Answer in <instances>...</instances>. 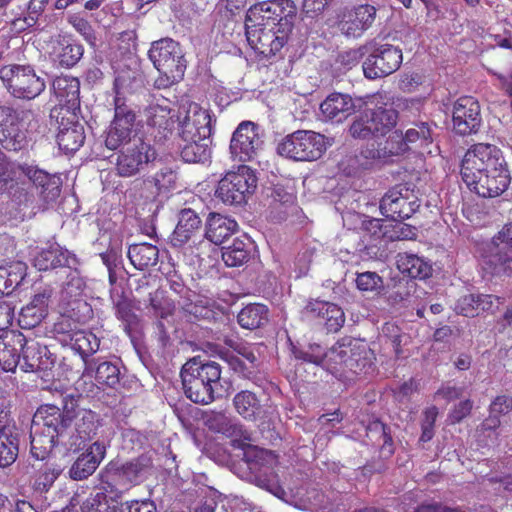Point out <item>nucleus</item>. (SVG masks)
<instances>
[{"label":"nucleus","mask_w":512,"mask_h":512,"mask_svg":"<svg viewBox=\"0 0 512 512\" xmlns=\"http://www.w3.org/2000/svg\"><path fill=\"white\" fill-rule=\"evenodd\" d=\"M83 46L79 43L62 41L55 50L54 61L65 68L73 67L83 56Z\"/></svg>","instance_id":"obj_49"},{"label":"nucleus","mask_w":512,"mask_h":512,"mask_svg":"<svg viewBox=\"0 0 512 512\" xmlns=\"http://www.w3.org/2000/svg\"><path fill=\"white\" fill-rule=\"evenodd\" d=\"M52 90L59 104L69 112L79 106L80 83L71 76H59L52 82Z\"/></svg>","instance_id":"obj_35"},{"label":"nucleus","mask_w":512,"mask_h":512,"mask_svg":"<svg viewBox=\"0 0 512 512\" xmlns=\"http://www.w3.org/2000/svg\"><path fill=\"white\" fill-rule=\"evenodd\" d=\"M24 176L34 184L45 202H53L60 196L62 180L57 174H50L37 167L25 165Z\"/></svg>","instance_id":"obj_26"},{"label":"nucleus","mask_w":512,"mask_h":512,"mask_svg":"<svg viewBox=\"0 0 512 512\" xmlns=\"http://www.w3.org/2000/svg\"><path fill=\"white\" fill-rule=\"evenodd\" d=\"M157 158V151L150 140L135 137L117 154L115 170L120 177H132L145 171Z\"/></svg>","instance_id":"obj_8"},{"label":"nucleus","mask_w":512,"mask_h":512,"mask_svg":"<svg viewBox=\"0 0 512 512\" xmlns=\"http://www.w3.org/2000/svg\"><path fill=\"white\" fill-rule=\"evenodd\" d=\"M251 246L248 239L236 238L231 245L222 249V260L228 267H239L249 260Z\"/></svg>","instance_id":"obj_45"},{"label":"nucleus","mask_w":512,"mask_h":512,"mask_svg":"<svg viewBox=\"0 0 512 512\" xmlns=\"http://www.w3.org/2000/svg\"><path fill=\"white\" fill-rule=\"evenodd\" d=\"M25 347V335L19 331H6L0 335V365L13 372L20 365V352Z\"/></svg>","instance_id":"obj_27"},{"label":"nucleus","mask_w":512,"mask_h":512,"mask_svg":"<svg viewBox=\"0 0 512 512\" xmlns=\"http://www.w3.org/2000/svg\"><path fill=\"white\" fill-rule=\"evenodd\" d=\"M236 411L245 419L255 421L262 417L263 409L256 395L250 391H241L234 396Z\"/></svg>","instance_id":"obj_46"},{"label":"nucleus","mask_w":512,"mask_h":512,"mask_svg":"<svg viewBox=\"0 0 512 512\" xmlns=\"http://www.w3.org/2000/svg\"><path fill=\"white\" fill-rule=\"evenodd\" d=\"M141 82V77L136 70H126L118 72L114 86L116 89V97H121V93L133 91Z\"/></svg>","instance_id":"obj_51"},{"label":"nucleus","mask_w":512,"mask_h":512,"mask_svg":"<svg viewBox=\"0 0 512 512\" xmlns=\"http://www.w3.org/2000/svg\"><path fill=\"white\" fill-rule=\"evenodd\" d=\"M54 365L52 354L45 345L25 337L19 369L26 373H36L40 378L48 377V371Z\"/></svg>","instance_id":"obj_20"},{"label":"nucleus","mask_w":512,"mask_h":512,"mask_svg":"<svg viewBox=\"0 0 512 512\" xmlns=\"http://www.w3.org/2000/svg\"><path fill=\"white\" fill-rule=\"evenodd\" d=\"M46 316L44 310H39V308L27 304L21 309L18 322L23 329H31L40 324Z\"/></svg>","instance_id":"obj_56"},{"label":"nucleus","mask_w":512,"mask_h":512,"mask_svg":"<svg viewBox=\"0 0 512 512\" xmlns=\"http://www.w3.org/2000/svg\"><path fill=\"white\" fill-rule=\"evenodd\" d=\"M65 316L63 320L55 325L57 332L66 334L64 341L68 342L71 348L79 353L85 359L96 353L100 347L99 338L92 332L86 330H66L64 328Z\"/></svg>","instance_id":"obj_30"},{"label":"nucleus","mask_w":512,"mask_h":512,"mask_svg":"<svg viewBox=\"0 0 512 512\" xmlns=\"http://www.w3.org/2000/svg\"><path fill=\"white\" fill-rule=\"evenodd\" d=\"M362 99L354 100L350 95L331 93L320 105V111L325 120L342 122L353 114L360 106Z\"/></svg>","instance_id":"obj_25"},{"label":"nucleus","mask_w":512,"mask_h":512,"mask_svg":"<svg viewBox=\"0 0 512 512\" xmlns=\"http://www.w3.org/2000/svg\"><path fill=\"white\" fill-rule=\"evenodd\" d=\"M62 471L63 468L59 465H46L39 471L35 484L41 490H48Z\"/></svg>","instance_id":"obj_60"},{"label":"nucleus","mask_w":512,"mask_h":512,"mask_svg":"<svg viewBox=\"0 0 512 512\" xmlns=\"http://www.w3.org/2000/svg\"><path fill=\"white\" fill-rule=\"evenodd\" d=\"M135 119L134 111L126 105L124 98L115 97V115L105 139L108 149L123 148L135 137H141L134 128Z\"/></svg>","instance_id":"obj_13"},{"label":"nucleus","mask_w":512,"mask_h":512,"mask_svg":"<svg viewBox=\"0 0 512 512\" xmlns=\"http://www.w3.org/2000/svg\"><path fill=\"white\" fill-rule=\"evenodd\" d=\"M493 242L496 251L486 256L483 260V268L491 275H512V222L494 236Z\"/></svg>","instance_id":"obj_17"},{"label":"nucleus","mask_w":512,"mask_h":512,"mask_svg":"<svg viewBox=\"0 0 512 512\" xmlns=\"http://www.w3.org/2000/svg\"><path fill=\"white\" fill-rule=\"evenodd\" d=\"M327 145L324 135L310 130H298L279 142L277 152L294 161H315L323 155Z\"/></svg>","instance_id":"obj_6"},{"label":"nucleus","mask_w":512,"mask_h":512,"mask_svg":"<svg viewBox=\"0 0 512 512\" xmlns=\"http://www.w3.org/2000/svg\"><path fill=\"white\" fill-rule=\"evenodd\" d=\"M30 437L31 454L38 460H44L57 446L68 450L62 411L54 405L38 408L33 416Z\"/></svg>","instance_id":"obj_2"},{"label":"nucleus","mask_w":512,"mask_h":512,"mask_svg":"<svg viewBox=\"0 0 512 512\" xmlns=\"http://www.w3.org/2000/svg\"><path fill=\"white\" fill-rule=\"evenodd\" d=\"M130 488L131 487L114 471V466L109 465L103 475L101 487L96 494L103 496L107 504L115 507V504L122 499L124 493Z\"/></svg>","instance_id":"obj_37"},{"label":"nucleus","mask_w":512,"mask_h":512,"mask_svg":"<svg viewBox=\"0 0 512 512\" xmlns=\"http://www.w3.org/2000/svg\"><path fill=\"white\" fill-rule=\"evenodd\" d=\"M33 113L0 106V143L6 150L19 151L27 145V129Z\"/></svg>","instance_id":"obj_11"},{"label":"nucleus","mask_w":512,"mask_h":512,"mask_svg":"<svg viewBox=\"0 0 512 512\" xmlns=\"http://www.w3.org/2000/svg\"><path fill=\"white\" fill-rule=\"evenodd\" d=\"M150 306L156 316L165 318L172 314L175 309L174 303L165 295V291L157 289L150 293Z\"/></svg>","instance_id":"obj_52"},{"label":"nucleus","mask_w":512,"mask_h":512,"mask_svg":"<svg viewBox=\"0 0 512 512\" xmlns=\"http://www.w3.org/2000/svg\"><path fill=\"white\" fill-rule=\"evenodd\" d=\"M34 266L39 271H47L55 268H72L78 265V260L74 254L58 244L51 245L48 249H42L37 252L33 259Z\"/></svg>","instance_id":"obj_29"},{"label":"nucleus","mask_w":512,"mask_h":512,"mask_svg":"<svg viewBox=\"0 0 512 512\" xmlns=\"http://www.w3.org/2000/svg\"><path fill=\"white\" fill-rule=\"evenodd\" d=\"M127 255L136 269L144 270L157 264L159 250L150 243H138L128 248Z\"/></svg>","instance_id":"obj_42"},{"label":"nucleus","mask_w":512,"mask_h":512,"mask_svg":"<svg viewBox=\"0 0 512 512\" xmlns=\"http://www.w3.org/2000/svg\"><path fill=\"white\" fill-rule=\"evenodd\" d=\"M375 138L385 136L397 123V111L393 108H378L367 111Z\"/></svg>","instance_id":"obj_44"},{"label":"nucleus","mask_w":512,"mask_h":512,"mask_svg":"<svg viewBox=\"0 0 512 512\" xmlns=\"http://www.w3.org/2000/svg\"><path fill=\"white\" fill-rule=\"evenodd\" d=\"M201 220L192 209H183L180 212L178 224L173 232V244L181 246L186 243L199 229Z\"/></svg>","instance_id":"obj_41"},{"label":"nucleus","mask_w":512,"mask_h":512,"mask_svg":"<svg viewBox=\"0 0 512 512\" xmlns=\"http://www.w3.org/2000/svg\"><path fill=\"white\" fill-rule=\"evenodd\" d=\"M357 288L365 292L379 291L383 286L382 278L376 272H363L356 278Z\"/></svg>","instance_id":"obj_59"},{"label":"nucleus","mask_w":512,"mask_h":512,"mask_svg":"<svg viewBox=\"0 0 512 512\" xmlns=\"http://www.w3.org/2000/svg\"><path fill=\"white\" fill-rule=\"evenodd\" d=\"M257 177L250 167L242 165L228 172L218 183L215 196L225 204L241 205L255 192Z\"/></svg>","instance_id":"obj_9"},{"label":"nucleus","mask_w":512,"mask_h":512,"mask_svg":"<svg viewBox=\"0 0 512 512\" xmlns=\"http://www.w3.org/2000/svg\"><path fill=\"white\" fill-rule=\"evenodd\" d=\"M511 182L510 173L507 165L500 167L496 171H488L476 175L474 183H466L471 191H474L481 197H497L508 188Z\"/></svg>","instance_id":"obj_23"},{"label":"nucleus","mask_w":512,"mask_h":512,"mask_svg":"<svg viewBox=\"0 0 512 512\" xmlns=\"http://www.w3.org/2000/svg\"><path fill=\"white\" fill-rule=\"evenodd\" d=\"M420 204L414 191L406 185L400 184L385 193L380 202V211L383 216L394 221L411 217Z\"/></svg>","instance_id":"obj_14"},{"label":"nucleus","mask_w":512,"mask_h":512,"mask_svg":"<svg viewBox=\"0 0 512 512\" xmlns=\"http://www.w3.org/2000/svg\"><path fill=\"white\" fill-rule=\"evenodd\" d=\"M181 379L184 394L194 403L209 404L221 396V366L217 362L190 359L182 367Z\"/></svg>","instance_id":"obj_1"},{"label":"nucleus","mask_w":512,"mask_h":512,"mask_svg":"<svg viewBox=\"0 0 512 512\" xmlns=\"http://www.w3.org/2000/svg\"><path fill=\"white\" fill-rule=\"evenodd\" d=\"M114 471L120 476L130 487L143 482L153 471V460L148 454H143L129 462L120 466L112 464Z\"/></svg>","instance_id":"obj_33"},{"label":"nucleus","mask_w":512,"mask_h":512,"mask_svg":"<svg viewBox=\"0 0 512 512\" xmlns=\"http://www.w3.org/2000/svg\"><path fill=\"white\" fill-rule=\"evenodd\" d=\"M18 445V433L15 427L0 430V467H7L15 462Z\"/></svg>","instance_id":"obj_47"},{"label":"nucleus","mask_w":512,"mask_h":512,"mask_svg":"<svg viewBox=\"0 0 512 512\" xmlns=\"http://www.w3.org/2000/svg\"><path fill=\"white\" fill-rule=\"evenodd\" d=\"M106 452L105 445L100 442H94L86 453L80 455L69 470V475L73 480H83L92 475Z\"/></svg>","instance_id":"obj_32"},{"label":"nucleus","mask_w":512,"mask_h":512,"mask_svg":"<svg viewBox=\"0 0 512 512\" xmlns=\"http://www.w3.org/2000/svg\"><path fill=\"white\" fill-rule=\"evenodd\" d=\"M238 229L234 219L218 213H210L206 220L205 237L215 245H220Z\"/></svg>","instance_id":"obj_36"},{"label":"nucleus","mask_w":512,"mask_h":512,"mask_svg":"<svg viewBox=\"0 0 512 512\" xmlns=\"http://www.w3.org/2000/svg\"><path fill=\"white\" fill-rule=\"evenodd\" d=\"M507 163L501 150L491 144L478 143L465 153L461 164V176L465 183H474L476 175L496 171Z\"/></svg>","instance_id":"obj_10"},{"label":"nucleus","mask_w":512,"mask_h":512,"mask_svg":"<svg viewBox=\"0 0 512 512\" xmlns=\"http://www.w3.org/2000/svg\"><path fill=\"white\" fill-rule=\"evenodd\" d=\"M478 301L476 294L462 296L456 303L455 311L467 317H474L479 314Z\"/></svg>","instance_id":"obj_62"},{"label":"nucleus","mask_w":512,"mask_h":512,"mask_svg":"<svg viewBox=\"0 0 512 512\" xmlns=\"http://www.w3.org/2000/svg\"><path fill=\"white\" fill-rule=\"evenodd\" d=\"M371 355L365 344L343 339L326 352L324 366L339 377L346 376L347 372L360 374L371 366Z\"/></svg>","instance_id":"obj_4"},{"label":"nucleus","mask_w":512,"mask_h":512,"mask_svg":"<svg viewBox=\"0 0 512 512\" xmlns=\"http://www.w3.org/2000/svg\"><path fill=\"white\" fill-rule=\"evenodd\" d=\"M0 79L11 95L24 100L35 99L46 87L44 79L30 65L3 66L0 69Z\"/></svg>","instance_id":"obj_7"},{"label":"nucleus","mask_w":512,"mask_h":512,"mask_svg":"<svg viewBox=\"0 0 512 512\" xmlns=\"http://www.w3.org/2000/svg\"><path fill=\"white\" fill-rule=\"evenodd\" d=\"M237 321L244 329L254 330L260 328L269 321V310L264 304H248L238 313Z\"/></svg>","instance_id":"obj_43"},{"label":"nucleus","mask_w":512,"mask_h":512,"mask_svg":"<svg viewBox=\"0 0 512 512\" xmlns=\"http://www.w3.org/2000/svg\"><path fill=\"white\" fill-rule=\"evenodd\" d=\"M114 506L107 504L103 496H98L96 493L91 494L81 505V512H113ZM63 512H73L69 507H66Z\"/></svg>","instance_id":"obj_57"},{"label":"nucleus","mask_w":512,"mask_h":512,"mask_svg":"<svg viewBox=\"0 0 512 512\" xmlns=\"http://www.w3.org/2000/svg\"><path fill=\"white\" fill-rule=\"evenodd\" d=\"M368 52V46H361L341 53L338 57L340 64L346 69L356 66L362 57Z\"/></svg>","instance_id":"obj_64"},{"label":"nucleus","mask_w":512,"mask_h":512,"mask_svg":"<svg viewBox=\"0 0 512 512\" xmlns=\"http://www.w3.org/2000/svg\"><path fill=\"white\" fill-rule=\"evenodd\" d=\"M396 263L398 270L411 278L425 279L432 273L431 264L416 254L399 253Z\"/></svg>","instance_id":"obj_38"},{"label":"nucleus","mask_w":512,"mask_h":512,"mask_svg":"<svg viewBox=\"0 0 512 512\" xmlns=\"http://www.w3.org/2000/svg\"><path fill=\"white\" fill-rule=\"evenodd\" d=\"M293 26L281 22L278 28L245 30L250 47L258 54L268 58L276 55L287 43Z\"/></svg>","instance_id":"obj_16"},{"label":"nucleus","mask_w":512,"mask_h":512,"mask_svg":"<svg viewBox=\"0 0 512 512\" xmlns=\"http://www.w3.org/2000/svg\"><path fill=\"white\" fill-rule=\"evenodd\" d=\"M292 352L296 359L316 365H324L326 352L319 344H309L305 349L293 347Z\"/></svg>","instance_id":"obj_54"},{"label":"nucleus","mask_w":512,"mask_h":512,"mask_svg":"<svg viewBox=\"0 0 512 512\" xmlns=\"http://www.w3.org/2000/svg\"><path fill=\"white\" fill-rule=\"evenodd\" d=\"M205 425L212 431L221 433L227 437H243L249 440V436L243 427L222 412H211L205 417Z\"/></svg>","instance_id":"obj_40"},{"label":"nucleus","mask_w":512,"mask_h":512,"mask_svg":"<svg viewBox=\"0 0 512 512\" xmlns=\"http://www.w3.org/2000/svg\"><path fill=\"white\" fill-rule=\"evenodd\" d=\"M184 141L186 142V144L181 150V157L185 162L199 163L205 162L210 158V138H201Z\"/></svg>","instance_id":"obj_48"},{"label":"nucleus","mask_w":512,"mask_h":512,"mask_svg":"<svg viewBox=\"0 0 512 512\" xmlns=\"http://www.w3.org/2000/svg\"><path fill=\"white\" fill-rule=\"evenodd\" d=\"M95 379L98 383L114 388L120 380L119 368L110 362H103L96 369Z\"/></svg>","instance_id":"obj_53"},{"label":"nucleus","mask_w":512,"mask_h":512,"mask_svg":"<svg viewBox=\"0 0 512 512\" xmlns=\"http://www.w3.org/2000/svg\"><path fill=\"white\" fill-rule=\"evenodd\" d=\"M179 130L183 140L210 138L212 133V116L210 112L197 103L189 104L184 116H180Z\"/></svg>","instance_id":"obj_19"},{"label":"nucleus","mask_w":512,"mask_h":512,"mask_svg":"<svg viewBox=\"0 0 512 512\" xmlns=\"http://www.w3.org/2000/svg\"><path fill=\"white\" fill-rule=\"evenodd\" d=\"M149 59L160 73L155 83L167 88L179 82L186 70V60L180 44L171 38L154 41L148 51Z\"/></svg>","instance_id":"obj_3"},{"label":"nucleus","mask_w":512,"mask_h":512,"mask_svg":"<svg viewBox=\"0 0 512 512\" xmlns=\"http://www.w3.org/2000/svg\"><path fill=\"white\" fill-rule=\"evenodd\" d=\"M25 165L10 162L0 150V194H12L18 189Z\"/></svg>","instance_id":"obj_39"},{"label":"nucleus","mask_w":512,"mask_h":512,"mask_svg":"<svg viewBox=\"0 0 512 512\" xmlns=\"http://www.w3.org/2000/svg\"><path fill=\"white\" fill-rule=\"evenodd\" d=\"M376 17V8L372 5H359L347 12L339 23V29L348 38H359L368 30Z\"/></svg>","instance_id":"obj_24"},{"label":"nucleus","mask_w":512,"mask_h":512,"mask_svg":"<svg viewBox=\"0 0 512 512\" xmlns=\"http://www.w3.org/2000/svg\"><path fill=\"white\" fill-rule=\"evenodd\" d=\"M172 105V102L164 97H155L146 109L147 124L157 128L160 133L163 132V136L174 127L175 113Z\"/></svg>","instance_id":"obj_31"},{"label":"nucleus","mask_w":512,"mask_h":512,"mask_svg":"<svg viewBox=\"0 0 512 512\" xmlns=\"http://www.w3.org/2000/svg\"><path fill=\"white\" fill-rule=\"evenodd\" d=\"M67 433L68 451L77 450L85 441L90 440L97 431L98 415L87 409H78L73 414L62 412Z\"/></svg>","instance_id":"obj_15"},{"label":"nucleus","mask_w":512,"mask_h":512,"mask_svg":"<svg viewBox=\"0 0 512 512\" xmlns=\"http://www.w3.org/2000/svg\"><path fill=\"white\" fill-rule=\"evenodd\" d=\"M383 149L384 153L398 155L409 150V147L404 134L396 130L388 136Z\"/></svg>","instance_id":"obj_61"},{"label":"nucleus","mask_w":512,"mask_h":512,"mask_svg":"<svg viewBox=\"0 0 512 512\" xmlns=\"http://www.w3.org/2000/svg\"><path fill=\"white\" fill-rule=\"evenodd\" d=\"M297 9L291 0H267L252 5L246 12L245 30L278 28L281 22L294 25Z\"/></svg>","instance_id":"obj_5"},{"label":"nucleus","mask_w":512,"mask_h":512,"mask_svg":"<svg viewBox=\"0 0 512 512\" xmlns=\"http://www.w3.org/2000/svg\"><path fill=\"white\" fill-rule=\"evenodd\" d=\"M263 140L259 127L250 121L240 123L230 141L233 160L246 162L253 160L261 149Z\"/></svg>","instance_id":"obj_18"},{"label":"nucleus","mask_w":512,"mask_h":512,"mask_svg":"<svg viewBox=\"0 0 512 512\" xmlns=\"http://www.w3.org/2000/svg\"><path fill=\"white\" fill-rule=\"evenodd\" d=\"M177 176L172 168L164 167L155 173L153 182L158 191H166L174 187Z\"/></svg>","instance_id":"obj_63"},{"label":"nucleus","mask_w":512,"mask_h":512,"mask_svg":"<svg viewBox=\"0 0 512 512\" xmlns=\"http://www.w3.org/2000/svg\"><path fill=\"white\" fill-rule=\"evenodd\" d=\"M453 129L457 134L476 133L481 125L480 105L471 96L460 97L453 106Z\"/></svg>","instance_id":"obj_22"},{"label":"nucleus","mask_w":512,"mask_h":512,"mask_svg":"<svg viewBox=\"0 0 512 512\" xmlns=\"http://www.w3.org/2000/svg\"><path fill=\"white\" fill-rule=\"evenodd\" d=\"M305 310L312 317L318 318L328 332H338L345 323L343 310L331 302L313 300L306 305Z\"/></svg>","instance_id":"obj_28"},{"label":"nucleus","mask_w":512,"mask_h":512,"mask_svg":"<svg viewBox=\"0 0 512 512\" xmlns=\"http://www.w3.org/2000/svg\"><path fill=\"white\" fill-rule=\"evenodd\" d=\"M74 118V115L72 118L63 116L56 136L59 148L66 153L77 151L85 140L83 125L75 121Z\"/></svg>","instance_id":"obj_34"},{"label":"nucleus","mask_w":512,"mask_h":512,"mask_svg":"<svg viewBox=\"0 0 512 512\" xmlns=\"http://www.w3.org/2000/svg\"><path fill=\"white\" fill-rule=\"evenodd\" d=\"M26 265L23 262H15L9 267H4V271H0L7 282L8 293L19 286L26 276Z\"/></svg>","instance_id":"obj_55"},{"label":"nucleus","mask_w":512,"mask_h":512,"mask_svg":"<svg viewBox=\"0 0 512 512\" xmlns=\"http://www.w3.org/2000/svg\"><path fill=\"white\" fill-rule=\"evenodd\" d=\"M63 273L66 274V281L63 283L61 290V302L67 306L64 313L69 314L67 317H75L77 320H80L74 312L76 309L90 312L89 306L82 300V295L86 288L85 280L76 266L65 268Z\"/></svg>","instance_id":"obj_21"},{"label":"nucleus","mask_w":512,"mask_h":512,"mask_svg":"<svg viewBox=\"0 0 512 512\" xmlns=\"http://www.w3.org/2000/svg\"><path fill=\"white\" fill-rule=\"evenodd\" d=\"M349 131L353 138H375L374 132L372 130V125H370V118L367 111H365L359 118H357L351 124Z\"/></svg>","instance_id":"obj_58"},{"label":"nucleus","mask_w":512,"mask_h":512,"mask_svg":"<svg viewBox=\"0 0 512 512\" xmlns=\"http://www.w3.org/2000/svg\"><path fill=\"white\" fill-rule=\"evenodd\" d=\"M369 55L363 62L364 76L374 80L391 75L402 63V50L391 44L368 46Z\"/></svg>","instance_id":"obj_12"},{"label":"nucleus","mask_w":512,"mask_h":512,"mask_svg":"<svg viewBox=\"0 0 512 512\" xmlns=\"http://www.w3.org/2000/svg\"><path fill=\"white\" fill-rule=\"evenodd\" d=\"M409 149L425 148L433 141L432 130L428 123L421 122L414 127L409 128L405 134Z\"/></svg>","instance_id":"obj_50"}]
</instances>
